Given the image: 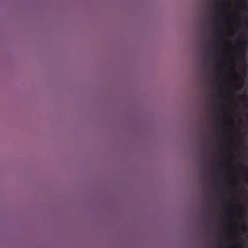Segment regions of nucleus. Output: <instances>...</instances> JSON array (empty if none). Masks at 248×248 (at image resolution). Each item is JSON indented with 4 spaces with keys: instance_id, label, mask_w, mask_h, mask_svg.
<instances>
[{
    "instance_id": "nucleus-1",
    "label": "nucleus",
    "mask_w": 248,
    "mask_h": 248,
    "mask_svg": "<svg viewBox=\"0 0 248 248\" xmlns=\"http://www.w3.org/2000/svg\"><path fill=\"white\" fill-rule=\"evenodd\" d=\"M241 55L244 58L246 57V47L242 48Z\"/></svg>"
},
{
    "instance_id": "nucleus-6",
    "label": "nucleus",
    "mask_w": 248,
    "mask_h": 248,
    "mask_svg": "<svg viewBox=\"0 0 248 248\" xmlns=\"http://www.w3.org/2000/svg\"><path fill=\"white\" fill-rule=\"evenodd\" d=\"M241 79H242V80L243 81V82L244 83L245 82V79L244 78H241Z\"/></svg>"
},
{
    "instance_id": "nucleus-10",
    "label": "nucleus",
    "mask_w": 248,
    "mask_h": 248,
    "mask_svg": "<svg viewBox=\"0 0 248 248\" xmlns=\"http://www.w3.org/2000/svg\"><path fill=\"white\" fill-rule=\"evenodd\" d=\"M243 142H245V140H243Z\"/></svg>"
},
{
    "instance_id": "nucleus-2",
    "label": "nucleus",
    "mask_w": 248,
    "mask_h": 248,
    "mask_svg": "<svg viewBox=\"0 0 248 248\" xmlns=\"http://www.w3.org/2000/svg\"><path fill=\"white\" fill-rule=\"evenodd\" d=\"M243 97L245 99V101L246 102V106L248 108V96L246 94H245L244 95Z\"/></svg>"
},
{
    "instance_id": "nucleus-4",
    "label": "nucleus",
    "mask_w": 248,
    "mask_h": 248,
    "mask_svg": "<svg viewBox=\"0 0 248 248\" xmlns=\"http://www.w3.org/2000/svg\"><path fill=\"white\" fill-rule=\"evenodd\" d=\"M244 229L247 231H248V226L247 225H244Z\"/></svg>"
},
{
    "instance_id": "nucleus-7",
    "label": "nucleus",
    "mask_w": 248,
    "mask_h": 248,
    "mask_svg": "<svg viewBox=\"0 0 248 248\" xmlns=\"http://www.w3.org/2000/svg\"><path fill=\"white\" fill-rule=\"evenodd\" d=\"M220 34H221V35H222L224 37V34H223V31H220Z\"/></svg>"
},
{
    "instance_id": "nucleus-8",
    "label": "nucleus",
    "mask_w": 248,
    "mask_h": 248,
    "mask_svg": "<svg viewBox=\"0 0 248 248\" xmlns=\"http://www.w3.org/2000/svg\"><path fill=\"white\" fill-rule=\"evenodd\" d=\"M247 42H248L247 40H246V41L244 42L245 45H247Z\"/></svg>"
},
{
    "instance_id": "nucleus-9",
    "label": "nucleus",
    "mask_w": 248,
    "mask_h": 248,
    "mask_svg": "<svg viewBox=\"0 0 248 248\" xmlns=\"http://www.w3.org/2000/svg\"><path fill=\"white\" fill-rule=\"evenodd\" d=\"M214 44H217V42H216V41H214Z\"/></svg>"
},
{
    "instance_id": "nucleus-3",
    "label": "nucleus",
    "mask_w": 248,
    "mask_h": 248,
    "mask_svg": "<svg viewBox=\"0 0 248 248\" xmlns=\"http://www.w3.org/2000/svg\"><path fill=\"white\" fill-rule=\"evenodd\" d=\"M243 2L244 3V8L245 9H248V0H243Z\"/></svg>"
},
{
    "instance_id": "nucleus-5",
    "label": "nucleus",
    "mask_w": 248,
    "mask_h": 248,
    "mask_svg": "<svg viewBox=\"0 0 248 248\" xmlns=\"http://www.w3.org/2000/svg\"><path fill=\"white\" fill-rule=\"evenodd\" d=\"M220 96L222 98H224L225 97V94L224 93H221Z\"/></svg>"
}]
</instances>
